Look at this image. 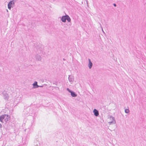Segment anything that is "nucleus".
<instances>
[{"label": "nucleus", "instance_id": "12", "mask_svg": "<svg viewBox=\"0 0 146 146\" xmlns=\"http://www.w3.org/2000/svg\"><path fill=\"white\" fill-rule=\"evenodd\" d=\"M5 115H1L0 116V121L1 122L3 123V119H4V118L5 117Z\"/></svg>", "mask_w": 146, "mask_h": 146}, {"label": "nucleus", "instance_id": "10", "mask_svg": "<svg viewBox=\"0 0 146 146\" xmlns=\"http://www.w3.org/2000/svg\"><path fill=\"white\" fill-rule=\"evenodd\" d=\"M110 118H111L112 119H113V121H110L109 122V123L111 125L112 123L114 124L115 123V120L114 119V118L112 116H111Z\"/></svg>", "mask_w": 146, "mask_h": 146}, {"label": "nucleus", "instance_id": "21", "mask_svg": "<svg viewBox=\"0 0 146 146\" xmlns=\"http://www.w3.org/2000/svg\"><path fill=\"white\" fill-rule=\"evenodd\" d=\"M63 60H64V59H63Z\"/></svg>", "mask_w": 146, "mask_h": 146}, {"label": "nucleus", "instance_id": "1", "mask_svg": "<svg viewBox=\"0 0 146 146\" xmlns=\"http://www.w3.org/2000/svg\"><path fill=\"white\" fill-rule=\"evenodd\" d=\"M61 21L63 22H65L66 20H67L68 22H70L71 21V19L70 17L67 15L63 16L62 17Z\"/></svg>", "mask_w": 146, "mask_h": 146}, {"label": "nucleus", "instance_id": "5", "mask_svg": "<svg viewBox=\"0 0 146 146\" xmlns=\"http://www.w3.org/2000/svg\"><path fill=\"white\" fill-rule=\"evenodd\" d=\"M5 117L4 118V121L6 122H7L10 119V117L8 115H5Z\"/></svg>", "mask_w": 146, "mask_h": 146}, {"label": "nucleus", "instance_id": "18", "mask_svg": "<svg viewBox=\"0 0 146 146\" xmlns=\"http://www.w3.org/2000/svg\"><path fill=\"white\" fill-rule=\"evenodd\" d=\"M102 31L104 33H104V31H103V29H102Z\"/></svg>", "mask_w": 146, "mask_h": 146}, {"label": "nucleus", "instance_id": "3", "mask_svg": "<svg viewBox=\"0 0 146 146\" xmlns=\"http://www.w3.org/2000/svg\"><path fill=\"white\" fill-rule=\"evenodd\" d=\"M67 90L70 93L71 96L73 97L77 96V94L74 92L70 90L69 88H67Z\"/></svg>", "mask_w": 146, "mask_h": 146}, {"label": "nucleus", "instance_id": "4", "mask_svg": "<svg viewBox=\"0 0 146 146\" xmlns=\"http://www.w3.org/2000/svg\"><path fill=\"white\" fill-rule=\"evenodd\" d=\"M2 94L4 97L5 99H7L8 98V94L5 91H4L2 93Z\"/></svg>", "mask_w": 146, "mask_h": 146}, {"label": "nucleus", "instance_id": "14", "mask_svg": "<svg viewBox=\"0 0 146 146\" xmlns=\"http://www.w3.org/2000/svg\"><path fill=\"white\" fill-rule=\"evenodd\" d=\"M105 106L104 107V106L103 107H102L101 108V109L102 110V109H104V110L105 109Z\"/></svg>", "mask_w": 146, "mask_h": 146}, {"label": "nucleus", "instance_id": "16", "mask_svg": "<svg viewBox=\"0 0 146 146\" xmlns=\"http://www.w3.org/2000/svg\"><path fill=\"white\" fill-rule=\"evenodd\" d=\"M2 127V125H1V124L0 123V127Z\"/></svg>", "mask_w": 146, "mask_h": 146}, {"label": "nucleus", "instance_id": "8", "mask_svg": "<svg viewBox=\"0 0 146 146\" xmlns=\"http://www.w3.org/2000/svg\"><path fill=\"white\" fill-rule=\"evenodd\" d=\"M35 57L36 60L39 61L41 60V57L40 55L37 54L35 55Z\"/></svg>", "mask_w": 146, "mask_h": 146}, {"label": "nucleus", "instance_id": "17", "mask_svg": "<svg viewBox=\"0 0 146 146\" xmlns=\"http://www.w3.org/2000/svg\"><path fill=\"white\" fill-rule=\"evenodd\" d=\"M69 25H71V23H69Z\"/></svg>", "mask_w": 146, "mask_h": 146}, {"label": "nucleus", "instance_id": "9", "mask_svg": "<svg viewBox=\"0 0 146 146\" xmlns=\"http://www.w3.org/2000/svg\"><path fill=\"white\" fill-rule=\"evenodd\" d=\"M33 87L34 88H37L39 87V86L37 84V82L35 81L34 83L33 84Z\"/></svg>", "mask_w": 146, "mask_h": 146}, {"label": "nucleus", "instance_id": "7", "mask_svg": "<svg viewBox=\"0 0 146 146\" xmlns=\"http://www.w3.org/2000/svg\"><path fill=\"white\" fill-rule=\"evenodd\" d=\"M88 61H89L88 66L89 67V68L90 69L92 68L93 64H92V63L91 61V60H90V59H88Z\"/></svg>", "mask_w": 146, "mask_h": 146}, {"label": "nucleus", "instance_id": "13", "mask_svg": "<svg viewBox=\"0 0 146 146\" xmlns=\"http://www.w3.org/2000/svg\"><path fill=\"white\" fill-rule=\"evenodd\" d=\"M129 110L128 109H125V112L126 113H128L129 112Z\"/></svg>", "mask_w": 146, "mask_h": 146}, {"label": "nucleus", "instance_id": "6", "mask_svg": "<svg viewBox=\"0 0 146 146\" xmlns=\"http://www.w3.org/2000/svg\"><path fill=\"white\" fill-rule=\"evenodd\" d=\"M93 112L94 115L96 116H98L99 115L98 111L96 109H94Z\"/></svg>", "mask_w": 146, "mask_h": 146}, {"label": "nucleus", "instance_id": "20", "mask_svg": "<svg viewBox=\"0 0 146 146\" xmlns=\"http://www.w3.org/2000/svg\"><path fill=\"white\" fill-rule=\"evenodd\" d=\"M7 12H8V11L7 9Z\"/></svg>", "mask_w": 146, "mask_h": 146}, {"label": "nucleus", "instance_id": "15", "mask_svg": "<svg viewBox=\"0 0 146 146\" xmlns=\"http://www.w3.org/2000/svg\"><path fill=\"white\" fill-rule=\"evenodd\" d=\"M113 5L114 7H116V5L115 3H114L113 4Z\"/></svg>", "mask_w": 146, "mask_h": 146}, {"label": "nucleus", "instance_id": "11", "mask_svg": "<svg viewBox=\"0 0 146 146\" xmlns=\"http://www.w3.org/2000/svg\"><path fill=\"white\" fill-rule=\"evenodd\" d=\"M68 80L70 82H72L74 80L73 76L72 75L69 76Z\"/></svg>", "mask_w": 146, "mask_h": 146}, {"label": "nucleus", "instance_id": "19", "mask_svg": "<svg viewBox=\"0 0 146 146\" xmlns=\"http://www.w3.org/2000/svg\"><path fill=\"white\" fill-rule=\"evenodd\" d=\"M39 87H43V86H39Z\"/></svg>", "mask_w": 146, "mask_h": 146}, {"label": "nucleus", "instance_id": "2", "mask_svg": "<svg viewBox=\"0 0 146 146\" xmlns=\"http://www.w3.org/2000/svg\"><path fill=\"white\" fill-rule=\"evenodd\" d=\"M13 1H11L8 3V7L9 10H11V7H13L15 3Z\"/></svg>", "mask_w": 146, "mask_h": 146}]
</instances>
